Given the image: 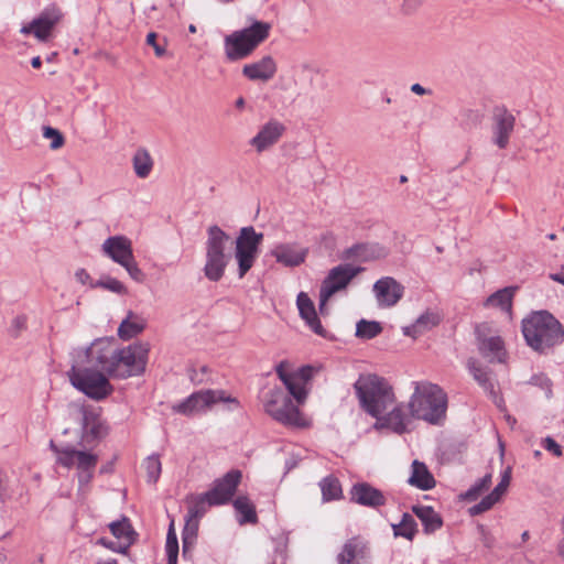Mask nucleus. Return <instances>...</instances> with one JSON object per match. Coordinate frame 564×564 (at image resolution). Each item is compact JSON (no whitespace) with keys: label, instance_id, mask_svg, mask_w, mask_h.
<instances>
[{"label":"nucleus","instance_id":"1","mask_svg":"<svg viewBox=\"0 0 564 564\" xmlns=\"http://www.w3.org/2000/svg\"><path fill=\"white\" fill-rule=\"evenodd\" d=\"M289 364L283 360L275 367L279 379L283 382L289 393L281 388H272L267 393L264 411L276 422L293 427H304L305 419L302 416L299 405L304 404L307 398L306 383L313 377V367L303 366L296 371L286 370Z\"/></svg>","mask_w":564,"mask_h":564},{"label":"nucleus","instance_id":"2","mask_svg":"<svg viewBox=\"0 0 564 564\" xmlns=\"http://www.w3.org/2000/svg\"><path fill=\"white\" fill-rule=\"evenodd\" d=\"M521 330L527 345L546 354L564 340V327L549 311H535L522 319Z\"/></svg>","mask_w":564,"mask_h":564},{"label":"nucleus","instance_id":"3","mask_svg":"<svg viewBox=\"0 0 564 564\" xmlns=\"http://www.w3.org/2000/svg\"><path fill=\"white\" fill-rule=\"evenodd\" d=\"M412 384L414 391L408 403L410 415L432 425H443L448 402L444 390L427 381H413Z\"/></svg>","mask_w":564,"mask_h":564},{"label":"nucleus","instance_id":"4","mask_svg":"<svg viewBox=\"0 0 564 564\" xmlns=\"http://www.w3.org/2000/svg\"><path fill=\"white\" fill-rule=\"evenodd\" d=\"M271 29V23L251 19L249 26L226 35L224 39L226 58L229 62L248 58L270 36Z\"/></svg>","mask_w":564,"mask_h":564},{"label":"nucleus","instance_id":"5","mask_svg":"<svg viewBox=\"0 0 564 564\" xmlns=\"http://www.w3.org/2000/svg\"><path fill=\"white\" fill-rule=\"evenodd\" d=\"M356 395L362 410L378 416L394 403V393L389 382L378 375H360L354 383Z\"/></svg>","mask_w":564,"mask_h":564},{"label":"nucleus","instance_id":"6","mask_svg":"<svg viewBox=\"0 0 564 564\" xmlns=\"http://www.w3.org/2000/svg\"><path fill=\"white\" fill-rule=\"evenodd\" d=\"M232 241L230 236L219 226L213 225L207 228V239L205 242L206 262L204 274L212 282H218L223 279L225 270L231 261Z\"/></svg>","mask_w":564,"mask_h":564},{"label":"nucleus","instance_id":"7","mask_svg":"<svg viewBox=\"0 0 564 564\" xmlns=\"http://www.w3.org/2000/svg\"><path fill=\"white\" fill-rule=\"evenodd\" d=\"M67 377L76 390L95 401L105 400L113 391L105 372L86 365L73 361Z\"/></svg>","mask_w":564,"mask_h":564},{"label":"nucleus","instance_id":"8","mask_svg":"<svg viewBox=\"0 0 564 564\" xmlns=\"http://www.w3.org/2000/svg\"><path fill=\"white\" fill-rule=\"evenodd\" d=\"M50 448L56 454V463L65 468L76 467L80 487L89 485L98 463V455L76 449L72 445H56L50 442Z\"/></svg>","mask_w":564,"mask_h":564},{"label":"nucleus","instance_id":"9","mask_svg":"<svg viewBox=\"0 0 564 564\" xmlns=\"http://www.w3.org/2000/svg\"><path fill=\"white\" fill-rule=\"evenodd\" d=\"M101 250L113 262L124 268L132 280L143 282L145 275L135 261L129 238L121 235L111 236L104 241Z\"/></svg>","mask_w":564,"mask_h":564},{"label":"nucleus","instance_id":"10","mask_svg":"<svg viewBox=\"0 0 564 564\" xmlns=\"http://www.w3.org/2000/svg\"><path fill=\"white\" fill-rule=\"evenodd\" d=\"M148 362V349L142 345H130L116 349L111 377L127 379L144 372Z\"/></svg>","mask_w":564,"mask_h":564},{"label":"nucleus","instance_id":"11","mask_svg":"<svg viewBox=\"0 0 564 564\" xmlns=\"http://www.w3.org/2000/svg\"><path fill=\"white\" fill-rule=\"evenodd\" d=\"M112 340L98 338L89 347L76 349L73 354V361L100 370L111 377L116 352V349L111 347Z\"/></svg>","mask_w":564,"mask_h":564},{"label":"nucleus","instance_id":"12","mask_svg":"<svg viewBox=\"0 0 564 564\" xmlns=\"http://www.w3.org/2000/svg\"><path fill=\"white\" fill-rule=\"evenodd\" d=\"M262 241L263 234L257 232L252 226L242 227L239 230L235 240V258L238 264V276L240 279L253 267Z\"/></svg>","mask_w":564,"mask_h":564},{"label":"nucleus","instance_id":"13","mask_svg":"<svg viewBox=\"0 0 564 564\" xmlns=\"http://www.w3.org/2000/svg\"><path fill=\"white\" fill-rule=\"evenodd\" d=\"M224 402L231 403L238 406L239 402L236 398L227 395L224 390H199L193 392L182 402L173 405V411L186 416H192L196 413L209 409L212 405Z\"/></svg>","mask_w":564,"mask_h":564},{"label":"nucleus","instance_id":"14","mask_svg":"<svg viewBox=\"0 0 564 564\" xmlns=\"http://www.w3.org/2000/svg\"><path fill=\"white\" fill-rule=\"evenodd\" d=\"M364 268L351 264H339L328 272L319 289V311L323 314L327 301L337 292L347 288L351 280L357 276Z\"/></svg>","mask_w":564,"mask_h":564},{"label":"nucleus","instance_id":"15","mask_svg":"<svg viewBox=\"0 0 564 564\" xmlns=\"http://www.w3.org/2000/svg\"><path fill=\"white\" fill-rule=\"evenodd\" d=\"M516 117L505 106H496L491 115V141L506 149L514 130Z\"/></svg>","mask_w":564,"mask_h":564},{"label":"nucleus","instance_id":"16","mask_svg":"<svg viewBox=\"0 0 564 564\" xmlns=\"http://www.w3.org/2000/svg\"><path fill=\"white\" fill-rule=\"evenodd\" d=\"M242 474L239 469H231L221 478L214 481L213 487L204 492V497L210 500V506H221L229 502L238 485L240 484Z\"/></svg>","mask_w":564,"mask_h":564},{"label":"nucleus","instance_id":"17","mask_svg":"<svg viewBox=\"0 0 564 564\" xmlns=\"http://www.w3.org/2000/svg\"><path fill=\"white\" fill-rule=\"evenodd\" d=\"M108 434L107 424L93 411L83 410L79 445L84 448L98 444Z\"/></svg>","mask_w":564,"mask_h":564},{"label":"nucleus","instance_id":"18","mask_svg":"<svg viewBox=\"0 0 564 564\" xmlns=\"http://www.w3.org/2000/svg\"><path fill=\"white\" fill-rule=\"evenodd\" d=\"M349 496L351 502L372 509H378L387 503L384 494L366 481L354 484Z\"/></svg>","mask_w":564,"mask_h":564},{"label":"nucleus","instance_id":"19","mask_svg":"<svg viewBox=\"0 0 564 564\" xmlns=\"http://www.w3.org/2000/svg\"><path fill=\"white\" fill-rule=\"evenodd\" d=\"M373 293L379 306H394L404 294V286L392 276H383L375 282Z\"/></svg>","mask_w":564,"mask_h":564},{"label":"nucleus","instance_id":"20","mask_svg":"<svg viewBox=\"0 0 564 564\" xmlns=\"http://www.w3.org/2000/svg\"><path fill=\"white\" fill-rule=\"evenodd\" d=\"M388 254L387 249L378 242H359L345 249L341 259L345 261L369 262Z\"/></svg>","mask_w":564,"mask_h":564},{"label":"nucleus","instance_id":"21","mask_svg":"<svg viewBox=\"0 0 564 564\" xmlns=\"http://www.w3.org/2000/svg\"><path fill=\"white\" fill-rule=\"evenodd\" d=\"M370 551L359 536L349 539L337 555V564H370Z\"/></svg>","mask_w":564,"mask_h":564},{"label":"nucleus","instance_id":"22","mask_svg":"<svg viewBox=\"0 0 564 564\" xmlns=\"http://www.w3.org/2000/svg\"><path fill=\"white\" fill-rule=\"evenodd\" d=\"M278 263L294 268L305 262L308 248L300 247L296 242L279 243L271 251Z\"/></svg>","mask_w":564,"mask_h":564},{"label":"nucleus","instance_id":"23","mask_svg":"<svg viewBox=\"0 0 564 564\" xmlns=\"http://www.w3.org/2000/svg\"><path fill=\"white\" fill-rule=\"evenodd\" d=\"M285 127L275 119L269 120L261 127L259 132L250 140V145L261 153L275 144L283 135Z\"/></svg>","mask_w":564,"mask_h":564},{"label":"nucleus","instance_id":"24","mask_svg":"<svg viewBox=\"0 0 564 564\" xmlns=\"http://www.w3.org/2000/svg\"><path fill=\"white\" fill-rule=\"evenodd\" d=\"M276 70L278 66L274 58L265 55L257 62L245 64L241 73L249 80L267 83L274 77Z\"/></svg>","mask_w":564,"mask_h":564},{"label":"nucleus","instance_id":"25","mask_svg":"<svg viewBox=\"0 0 564 564\" xmlns=\"http://www.w3.org/2000/svg\"><path fill=\"white\" fill-rule=\"evenodd\" d=\"M373 417L377 420L375 425L377 429H389L397 434H403L410 422L406 406L403 403L397 404L387 414L382 413Z\"/></svg>","mask_w":564,"mask_h":564},{"label":"nucleus","instance_id":"26","mask_svg":"<svg viewBox=\"0 0 564 564\" xmlns=\"http://www.w3.org/2000/svg\"><path fill=\"white\" fill-rule=\"evenodd\" d=\"M478 350L490 362H505L507 351L500 336L484 337L477 332Z\"/></svg>","mask_w":564,"mask_h":564},{"label":"nucleus","instance_id":"27","mask_svg":"<svg viewBox=\"0 0 564 564\" xmlns=\"http://www.w3.org/2000/svg\"><path fill=\"white\" fill-rule=\"evenodd\" d=\"M58 19L59 18L56 14L43 12L31 23L23 25L20 32L25 35L34 34V36L40 41H46L51 35L53 28L58 22Z\"/></svg>","mask_w":564,"mask_h":564},{"label":"nucleus","instance_id":"28","mask_svg":"<svg viewBox=\"0 0 564 564\" xmlns=\"http://www.w3.org/2000/svg\"><path fill=\"white\" fill-rule=\"evenodd\" d=\"M296 305L299 308L300 316L305 321L306 325L317 335L323 336L325 333L324 327L317 316L315 305L310 296L300 292L296 299Z\"/></svg>","mask_w":564,"mask_h":564},{"label":"nucleus","instance_id":"29","mask_svg":"<svg viewBox=\"0 0 564 564\" xmlns=\"http://www.w3.org/2000/svg\"><path fill=\"white\" fill-rule=\"evenodd\" d=\"M408 482L421 490H431L436 486L433 474L429 470L425 463L414 459L411 465V475Z\"/></svg>","mask_w":564,"mask_h":564},{"label":"nucleus","instance_id":"30","mask_svg":"<svg viewBox=\"0 0 564 564\" xmlns=\"http://www.w3.org/2000/svg\"><path fill=\"white\" fill-rule=\"evenodd\" d=\"M467 369L473 376L474 380L488 393L495 401L497 399L496 383L488 369L481 367L479 362L469 358L467 361Z\"/></svg>","mask_w":564,"mask_h":564},{"label":"nucleus","instance_id":"31","mask_svg":"<svg viewBox=\"0 0 564 564\" xmlns=\"http://www.w3.org/2000/svg\"><path fill=\"white\" fill-rule=\"evenodd\" d=\"M517 291L518 286H506L500 289L485 300L484 307L499 308L501 312L511 316L512 301Z\"/></svg>","mask_w":564,"mask_h":564},{"label":"nucleus","instance_id":"32","mask_svg":"<svg viewBox=\"0 0 564 564\" xmlns=\"http://www.w3.org/2000/svg\"><path fill=\"white\" fill-rule=\"evenodd\" d=\"M411 510L420 519L426 534L434 533L442 528L443 519L432 507L413 505Z\"/></svg>","mask_w":564,"mask_h":564},{"label":"nucleus","instance_id":"33","mask_svg":"<svg viewBox=\"0 0 564 564\" xmlns=\"http://www.w3.org/2000/svg\"><path fill=\"white\" fill-rule=\"evenodd\" d=\"M109 529L111 534L116 538V541H118L121 546H124V550L128 552L137 536L130 520L127 517H122L121 520L111 522Z\"/></svg>","mask_w":564,"mask_h":564},{"label":"nucleus","instance_id":"34","mask_svg":"<svg viewBox=\"0 0 564 564\" xmlns=\"http://www.w3.org/2000/svg\"><path fill=\"white\" fill-rule=\"evenodd\" d=\"M145 322L140 316L129 311L127 317L118 327V336L123 340H129L143 332Z\"/></svg>","mask_w":564,"mask_h":564},{"label":"nucleus","instance_id":"35","mask_svg":"<svg viewBox=\"0 0 564 564\" xmlns=\"http://www.w3.org/2000/svg\"><path fill=\"white\" fill-rule=\"evenodd\" d=\"M209 507H212L210 500H207V498L204 497V492L188 498V508L187 513L185 516V524H198L199 519L205 516Z\"/></svg>","mask_w":564,"mask_h":564},{"label":"nucleus","instance_id":"36","mask_svg":"<svg viewBox=\"0 0 564 564\" xmlns=\"http://www.w3.org/2000/svg\"><path fill=\"white\" fill-rule=\"evenodd\" d=\"M234 508L240 514V517L238 518V522L240 524H246V523L254 524L258 522L256 507L250 501V499L248 497L238 496L234 500Z\"/></svg>","mask_w":564,"mask_h":564},{"label":"nucleus","instance_id":"37","mask_svg":"<svg viewBox=\"0 0 564 564\" xmlns=\"http://www.w3.org/2000/svg\"><path fill=\"white\" fill-rule=\"evenodd\" d=\"M133 170L138 177L145 178L151 173L153 160L145 149H139L133 155Z\"/></svg>","mask_w":564,"mask_h":564},{"label":"nucleus","instance_id":"38","mask_svg":"<svg viewBox=\"0 0 564 564\" xmlns=\"http://www.w3.org/2000/svg\"><path fill=\"white\" fill-rule=\"evenodd\" d=\"M322 497L324 501H332L341 498L343 490L339 480L333 475L324 477L319 481Z\"/></svg>","mask_w":564,"mask_h":564},{"label":"nucleus","instance_id":"39","mask_svg":"<svg viewBox=\"0 0 564 564\" xmlns=\"http://www.w3.org/2000/svg\"><path fill=\"white\" fill-rule=\"evenodd\" d=\"M197 523L185 524L182 531V555L191 558L197 540Z\"/></svg>","mask_w":564,"mask_h":564},{"label":"nucleus","instance_id":"40","mask_svg":"<svg viewBox=\"0 0 564 564\" xmlns=\"http://www.w3.org/2000/svg\"><path fill=\"white\" fill-rule=\"evenodd\" d=\"M392 529L395 536H403L411 541L417 532V524L414 518L405 512L398 524H392Z\"/></svg>","mask_w":564,"mask_h":564},{"label":"nucleus","instance_id":"41","mask_svg":"<svg viewBox=\"0 0 564 564\" xmlns=\"http://www.w3.org/2000/svg\"><path fill=\"white\" fill-rule=\"evenodd\" d=\"M382 325L377 321L360 319L356 324V337L365 340L372 339L382 333Z\"/></svg>","mask_w":564,"mask_h":564},{"label":"nucleus","instance_id":"42","mask_svg":"<svg viewBox=\"0 0 564 564\" xmlns=\"http://www.w3.org/2000/svg\"><path fill=\"white\" fill-rule=\"evenodd\" d=\"M178 551L180 546L177 535L174 529V523L171 522L169 525L165 543L167 564H177Z\"/></svg>","mask_w":564,"mask_h":564},{"label":"nucleus","instance_id":"43","mask_svg":"<svg viewBox=\"0 0 564 564\" xmlns=\"http://www.w3.org/2000/svg\"><path fill=\"white\" fill-rule=\"evenodd\" d=\"M491 479V474H486L482 478L478 479L468 490L460 495L462 499L466 501L477 500L478 497L490 487Z\"/></svg>","mask_w":564,"mask_h":564},{"label":"nucleus","instance_id":"44","mask_svg":"<svg viewBox=\"0 0 564 564\" xmlns=\"http://www.w3.org/2000/svg\"><path fill=\"white\" fill-rule=\"evenodd\" d=\"M143 466L147 471V480L149 484H155L161 475L162 465L158 454H152L144 459Z\"/></svg>","mask_w":564,"mask_h":564},{"label":"nucleus","instance_id":"45","mask_svg":"<svg viewBox=\"0 0 564 564\" xmlns=\"http://www.w3.org/2000/svg\"><path fill=\"white\" fill-rule=\"evenodd\" d=\"M90 286L93 289H95V288L105 289L107 291H110V292L119 294V295L127 294V288L124 286V284L121 281H119L118 279L109 276V275L104 276V278L99 279L98 281L91 283Z\"/></svg>","mask_w":564,"mask_h":564},{"label":"nucleus","instance_id":"46","mask_svg":"<svg viewBox=\"0 0 564 564\" xmlns=\"http://www.w3.org/2000/svg\"><path fill=\"white\" fill-rule=\"evenodd\" d=\"M500 499L492 492L485 496L478 503L469 509L470 516L481 514L491 509Z\"/></svg>","mask_w":564,"mask_h":564},{"label":"nucleus","instance_id":"47","mask_svg":"<svg viewBox=\"0 0 564 564\" xmlns=\"http://www.w3.org/2000/svg\"><path fill=\"white\" fill-rule=\"evenodd\" d=\"M529 384L542 389L547 399L552 398V381L545 373L533 375L529 380Z\"/></svg>","mask_w":564,"mask_h":564},{"label":"nucleus","instance_id":"48","mask_svg":"<svg viewBox=\"0 0 564 564\" xmlns=\"http://www.w3.org/2000/svg\"><path fill=\"white\" fill-rule=\"evenodd\" d=\"M417 327L422 330V333L431 329L432 327L438 325L440 317L437 314L433 312H425L415 321Z\"/></svg>","mask_w":564,"mask_h":564},{"label":"nucleus","instance_id":"49","mask_svg":"<svg viewBox=\"0 0 564 564\" xmlns=\"http://www.w3.org/2000/svg\"><path fill=\"white\" fill-rule=\"evenodd\" d=\"M43 137L52 140L50 144L52 150L59 149L65 142L63 134L57 129L50 126L43 128Z\"/></svg>","mask_w":564,"mask_h":564},{"label":"nucleus","instance_id":"50","mask_svg":"<svg viewBox=\"0 0 564 564\" xmlns=\"http://www.w3.org/2000/svg\"><path fill=\"white\" fill-rule=\"evenodd\" d=\"M511 479V470L510 468H507L503 474L501 475V479L498 482V485L494 488L491 491L496 497L501 499L502 495L507 491V488L510 484Z\"/></svg>","mask_w":564,"mask_h":564},{"label":"nucleus","instance_id":"51","mask_svg":"<svg viewBox=\"0 0 564 564\" xmlns=\"http://www.w3.org/2000/svg\"><path fill=\"white\" fill-rule=\"evenodd\" d=\"M542 446L545 451L552 453L556 457H561L563 455L561 445L551 436L543 438Z\"/></svg>","mask_w":564,"mask_h":564},{"label":"nucleus","instance_id":"52","mask_svg":"<svg viewBox=\"0 0 564 564\" xmlns=\"http://www.w3.org/2000/svg\"><path fill=\"white\" fill-rule=\"evenodd\" d=\"M97 544L102 545L104 547L109 549L117 553H122V554L127 553V551L124 550V546H121V544L118 541H113L108 538L98 539Z\"/></svg>","mask_w":564,"mask_h":564},{"label":"nucleus","instance_id":"53","mask_svg":"<svg viewBox=\"0 0 564 564\" xmlns=\"http://www.w3.org/2000/svg\"><path fill=\"white\" fill-rule=\"evenodd\" d=\"M26 327V317L25 316H17L12 321L11 332L14 337H17L22 329Z\"/></svg>","mask_w":564,"mask_h":564},{"label":"nucleus","instance_id":"54","mask_svg":"<svg viewBox=\"0 0 564 564\" xmlns=\"http://www.w3.org/2000/svg\"><path fill=\"white\" fill-rule=\"evenodd\" d=\"M147 44L151 45L154 48L156 56L161 57L165 54V48L158 44L156 34L154 32H150L147 35Z\"/></svg>","mask_w":564,"mask_h":564},{"label":"nucleus","instance_id":"55","mask_svg":"<svg viewBox=\"0 0 564 564\" xmlns=\"http://www.w3.org/2000/svg\"><path fill=\"white\" fill-rule=\"evenodd\" d=\"M8 498V476L0 469V501L4 502Z\"/></svg>","mask_w":564,"mask_h":564},{"label":"nucleus","instance_id":"56","mask_svg":"<svg viewBox=\"0 0 564 564\" xmlns=\"http://www.w3.org/2000/svg\"><path fill=\"white\" fill-rule=\"evenodd\" d=\"M75 278L83 285L93 283L89 273L85 269H78L75 273Z\"/></svg>","mask_w":564,"mask_h":564},{"label":"nucleus","instance_id":"57","mask_svg":"<svg viewBox=\"0 0 564 564\" xmlns=\"http://www.w3.org/2000/svg\"><path fill=\"white\" fill-rule=\"evenodd\" d=\"M403 334L405 336H410V337H417L419 335L422 334V330L417 327L416 323L410 325V326H405L403 327Z\"/></svg>","mask_w":564,"mask_h":564},{"label":"nucleus","instance_id":"58","mask_svg":"<svg viewBox=\"0 0 564 564\" xmlns=\"http://www.w3.org/2000/svg\"><path fill=\"white\" fill-rule=\"evenodd\" d=\"M562 531H563V538L557 543V554L558 556L564 561V517L562 520Z\"/></svg>","mask_w":564,"mask_h":564},{"label":"nucleus","instance_id":"59","mask_svg":"<svg viewBox=\"0 0 564 564\" xmlns=\"http://www.w3.org/2000/svg\"><path fill=\"white\" fill-rule=\"evenodd\" d=\"M188 377L194 384H199L203 382L202 376H199V373L195 369L188 370Z\"/></svg>","mask_w":564,"mask_h":564},{"label":"nucleus","instance_id":"60","mask_svg":"<svg viewBox=\"0 0 564 564\" xmlns=\"http://www.w3.org/2000/svg\"><path fill=\"white\" fill-rule=\"evenodd\" d=\"M480 532L482 534V542L487 547H491L494 543V539L486 532L482 525L479 527Z\"/></svg>","mask_w":564,"mask_h":564},{"label":"nucleus","instance_id":"61","mask_svg":"<svg viewBox=\"0 0 564 564\" xmlns=\"http://www.w3.org/2000/svg\"><path fill=\"white\" fill-rule=\"evenodd\" d=\"M550 279L564 285V265L562 267V270L556 273H551Z\"/></svg>","mask_w":564,"mask_h":564},{"label":"nucleus","instance_id":"62","mask_svg":"<svg viewBox=\"0 0 564 564\" xmlns=\"http://www.w3.org/2000/svg\"><path fill=\"white\" fill-rule=\"evenodd\" d=\"M411 91L416 94V95H424V94H426V89L422 85H420V84H413L411 86Z\"/></svg>","mask_w":564,"mask_h":564},{"label":"nucleus","instance_id":"63","mask_svg":"<svg viewBox=\"0 0 564 564\" xmlns=\"http://www.w3.org/2000/svg\"><path fill=\"white\" fill-rule=\"evenodd\" d=\"M31 65L33 68H40L42 66V59L40 56H34L32 59H31Z\"/></svg>","mask_w":564,"mask_h":564},{"label":"nucleus","instance_id":"64","mask_svg":"<svg viewBox=\"0 0 564 564\" xmlns=\"http://www.w3.org/2000/svg\"><path fill=\"white\" fill-rule=\"evenodd\" d=\"M245 98L243 97H239L236 102H235V106L238 108V109H243L245 107Z\"/></svg>","mask_w":564,"mask_h":564}]
</instances>
